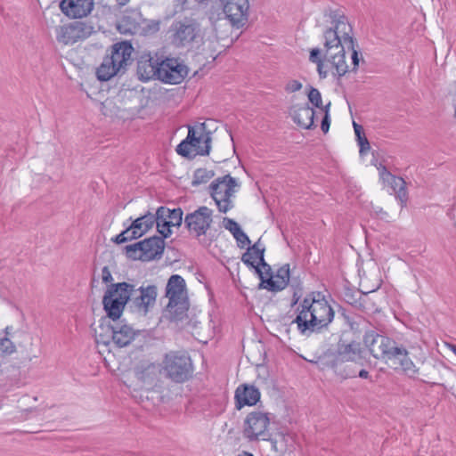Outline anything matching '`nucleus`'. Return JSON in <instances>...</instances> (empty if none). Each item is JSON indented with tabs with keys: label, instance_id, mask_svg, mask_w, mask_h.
Segmentation results:
<instances>
[{
	"label": "nucleus",
	"instance_id": "5",
	"mask_svg": "<svg viewBox=\"0 0 456 456\" xmlns=\"http://www.w3.org/2000/svg\"><path fill=\"white\" fill-rule=\"evenodd\" d=\"M211 132L206 123L188 126V134L176 147V152L185 158L193 159L197 155L207 156L211 149Z\"/></svg>",
	"mask_w": 456,
	"mask_h": 456
},
{
	"label": "nucleus",
	"instance_id": "4",
	"mask_svg": "<svg viewBox=\"0 0 456 456\" xmlns=\"http://www.w3.org/2000/svg\"><path fill=\"white\" fill-rule=\"evenodd\" d=\"M134 48L129 42H118L111 46L101 65L97 68L96 76L100 81H108L115 76L124 74L132 60Z\"/></svg>",
	"mask_w": 456,
	"mask_h": 456
},
{
	"label": "nucleus",
	"instance_id": "7",
	"mask_svg": "<svg viewBox=\"0 0 456 456\" xmlns=\"http://www.w3.org/2000/svg\"><path fill=\"white\" fill-rule=\"evenodd\" d=\"M133 290L134 285L127 282L111 284L108 287L102 297V305L110 319L114 322L119 319Z\"/></svg>",
	"mask_w": 456,
	"mask_h": 456
},
{
	"label": "nucleus",
	"instance_id": "6",
	"mask_svg": "<svg viewBox=\"0 0 456 456\" xmlns=\"http://www.w3.org/2000/svg\"><path fill=\"white\" fill-rule=\"evenodd\" d=\"M171 43L177 48L192 49L203 43L204 32L200 23L193 18L175 20L170 27Z\"/></svg>",
	"mask_w": 456,
	"mask_h": 456
},
{
	"label": "nucleus",
	"instance_id": "52",
	"mask_svg": "<svg viewBox=\"0 0 456 456\" xmlns=\"http://www.w3.org/2000/svg\"><path fill=\"white\" fill-rule=\"evenodd\" d=\"M324 63L317 64V69L321 77H327V71L323 70Z\"/></svg>",
	"mask_w": 456,
	"mask_h": 456
},
{
	"label": "nucleus",
	"instance_id": "42",
	"mask_svg": "<svg viewBox=\"0 0 456 456\" xmlns=\"http://www.w3.org/2000/svg\"><path fill=\"white\" fill-rule=\"evenodd\" d=\"M158 232L162 235V238H167L171 234L170 227L173 226L168 221L155 222Z\"/></svg>",
	"mask_w": 456,
	"mask_h": 456
},
{
	"label": "nucleus",
	"instance_id": "9",
	"mask_svg": "<svg viewBox=\"0 0 456 456\" xmlns=\"http://www.w3.org/2000/svg\"><path fill=\"white\" fill-rule=\"evenodd\" d=\"M161 370L165 377L176 383L187 380L192 372L191 358L184 353L169 352L165 354Z\"/></svg>",
	"mask_w": 456,
	"mask_h": 456
},
{
	"label": "nucleus",
	"instance_id": "24",
	"mask_svg": "<svg viewBox=\"0 0 456 456\" xmlns=\"http://www.w3.org/2000/svg\"><path fill=\"white\" fill-rule=\"evenodd\" d=\"M236 408L240 410L243 406H252L260 400V392L253 385L243 384L237 387L235 391Z\"/></svg>",
	"mask_w": 456,
	"mask_h": 456
},
{
	"label": "nucleus",
	"instance_id": "2",
	"mask_svg": "<svg viewBox=\"0 0 456 456\" xmlns=\"http://www.w3.org/2000/svg\"><path fill=\"white\" fill-rule=\"evenodd\" d=\"M298 314L292 323L303 335H310L327 327L333 320L334 312L320 293L313 297H305L298 306Z\"/></svg>",
	"mask_w": 456,
	"mask_h": 456
},
{
	"label": "nucleus",
	"instance_id": "29",
	"mask_svg": "<svg viewBox=\"0 0 456 456\" xmlns=\"http://www.w3.org/2000/svg\"><path fill=\"white\" fill-rule=\"evenodd\" d=\"M269 441L271 442L272 447L275 452L283 454L290 450V447H292L293 436L289 434L281 433L279 434V439H273L271 437V440Z\"/></svg>",
	"mask_w": 456,
	"mask_h": 456
},
{
	"label": "nucleus",
	"instance_id": "31",
	"mask_svg": "<svg viewBox=\"0 0 456 456\" xmlns=\"http://www.w3.org/2000/svg\"><path fill=\"white\" fill-rule=\"evenodd\" d=\"M367 296H368V292L354 293V292L348 290V291L345 292L344 297H345L346 302H347L348 304H350L355 307H358V308L365 309L366 306L364 305V302H365Z\"/></svg>",
	"mask_w": 456,
	"mask_h": 456
},
{
	"label": "nucleus",
	"instance_id": "50",
	"mask_svg": "<svg viewBox=\"0 0 456 456\" xmlns=\"http://www.w3.org/2000/svg\"><path fill=\"white\" fill-rule=\"evenodd\" d=\"M102 280L104 283L112 281L113 278L108 266H104L102 270Z\"/></svg>",
	"mask_w": 456,
	"mask_h": 456
},
{
	"label": "nucleus",
	"instance_id": "40",
	"mask_svg": "<svg viewBox=\"0 0 456 456\" xmlns=\"http://www.w3.org/2000/svg\"><path fill=\"white\" fill-rule=\"evenodd\" d=\"M223 223L224 227L226 230H228L232 234L233 237L236 236V234H238L241 230L238 223L235 222L233 219L224 217Z\"/></svg>",
	"mask_w": 456,
	"mask_h": 456
},
{
	"label": "nucleus",
	"instance_id": "21",
	"mask_svg": "<svg viewBox=\"0 0 456 456\" xmlns=\"http://www.w3.org/2000/svg\"><path fill=\"white\" fill-rule=\"evenodd\" d=\"M379 175L383 182L390 185L402 207H404L408 200L405 181L402 177L392 175L385 167L379 169Z\"/></svg>",
	"mask_w": 456,
	"mask_h": 456
},
{
	"label": "nucleus",
	"instance_id": "46",
	"mask_svg": "<svg viewBox=\"0 0 456 456\" xmlns=\"http://www.w3.org/2000/svg\"><path fill=\"white\" fill-rule=\"evenodd\" d=\"M0 348L4 353L7 354H10L15 351V346L8 338H4L0 341Z\"/></svg>",
	"mask_w": 456,
	"mask_h": 456
},
{
	"label": "nucleus",
	"instance_id": "25",
	"mask_svg": "<svg viewBox=\"0 0 456 456\" xmlns=\"http://www.w3.org/2000/svg\"><path fill=\"white\" fill-rule=\"evenodd\" d=\"M265 273V270L263 273ZM289 281V267L285 265L277 270L275 275L270 276L267 279H261V287L270 291H281L285 289Z\"/></svg>",
	"mask_w": 456,
	"mask_h": 456
},
{
	"label": "nucleus",
	"instance_id": "48",
	"mask_svg": "<svg viewBox=\"0 0 456 456\" xmlns=\"http://www.w3.org/2000/svg\"><path fill=\"white\" fill-rule=\"evenodd\" d=\"M123 232L125 234L126 241L134 240V239H137V238H140L142 236V235H139V232H137L132 224L129 227H127L125 231H123Z\"/></svg>",
	"mask_w": 456,
	"mask_h": 456
},
{
	"label": "nucleus",
	"instance_id": "3",
	"mask_svg": "<svg viewBox=\"0 0 456 456\" xmlns=\"http://www.w3.org/2000/svg\"><path fill=\"white\" fill-rule=\"evenodd\" d=\"M365 358L362 355V350L358 342L346 343L339 341L330 367L337 376L346 379L355 378L357 376L355 367L363 366Z\"/></svg>",
	"mask_w": 456,
	"mask_h": 456
},
{
	"label": "nucleus",
	"instance_id": "11",
	"mask_svg": "<svg viewBox=\"0 0 456 456\" xmlns=\"http://www.w3.org/2000/svg\"><path fill=\"white\" fill-rule=\"evenodd\" d=\"M363 343L374 358L386 362L395 358V354H398L401 346L391 338L378 334L374 330L365 333Z\"/></svg>",
	"mask_w": 456,
	"mask_h": 456
},
{
	"label": "nucleus",
	"instance_id": "12",
	"mask_svg": "<svg viewBox=\"0 0 456 456\" xmlns=\"http://www.w3.org/2000/svg\"><path fill=\"white\" fill-rule=\"evenodd\" d=\"M239 186L237 180L230 175L219 177L211 183L210 195L220 212L226 213L233 208L232 197L235 193V188Z\"/></svg>",
	"mask_w": 456,
	"mask_h": 456
},
{
	"label": "nucleus",
	"instance_id": "51",
	"mask_svg": "<svg viewBox=\"0 0 456 456\" xmlns=\"http://www.w3.org/2000/svg\"><path fill=\"white\" fill-rule=\"evenodd\" d=\"M113 241L116 242L117 244H121V243L126 242V239L125 237L124 232H122L121 233L117 235L115 237V239L113 240Z\"/></svg>",
	"mask_w": 456,
	"mask_h": 456
},
{
	"label": "nucleus",
	"instance_id": "26",
	"mask_svg": "<svg viewBox=\"0 0 456 456\" xmlns=\"http://www.w3.org/2000/svg\"><path fill=\"white\" fill-rule=\"evenodd\" d=\"M142 247V261H151L160 258L164 248L165 241L162 237L152 236L141 241Z\"/></svg>",
	"mask_w": 456,
	"mask_h": 456
},
{
	"label": "nucleus",
	"instance_id": "55",
	"mask_svg": "<svg viewBox=\"0 0 456 456\" xmlns=\"http://www.w3.org/2000/svg\"><path fill=\"white\" fill-rule=\"evenodd\" d=\"M118 4L125 5L130 0H116Z\"/></svg>",
	"mask_w": 456,
	"mask_h": 456
},
{
	"label": "nucleus",
	"instance_id": "41",
	"mask_svg": "<svg viewBox=\"0 0 456 456\" xmlns=\"http://www.w3.org/2000/svg\"><path fill=\"white\" fill-rule=\"evenodd\" d=\"M170 217V209L166 207H160L154 215L155 222L168 221Z\"/></svg>",
	"mask_w": 456,
	"mask_h": 456
},
{
	"label": "nucleus",
	"instance_id": "34",
	"mask_svg": "<svg viewBox=\"0 0 456 456\" xmlns=\"http://www.w3.org/2000/svg\"><path fill=\"white\" fill-rule=\"evenodd\" d=\"M215 175L212 170H208L207 168H198L195 170L193 174L192 185H199L201 183H206Z\"/></svg>",
	"mask_w": 456,
	"mask_h": 456
},
{
	"label": "nucleus",
	"instance_id": "14",
	"mask_svg": "<svg viewBox=\"0 0 456 456\" xmlns=\"http://www.w3.org/2000/svg\"><path fill=\"white\" fill-rule=\"evenodd\" d=\"M159 80L171 85L180 84L188 75V68L179 58L160 60Z\"/></svg>",
	"mask_w": 456,
	"mask_h": 456
},
{
	"label": "nucleus",
	"instance_id": "22",
	"mask_svg": "<svg viewBox=\"0 0 456 456\" xmlns=\"http://www.w3.org/2000/svg\"><path fill=\"white\" fill-rule=\"evenodd\" d=\"M134 371L142 386L152 387L159 380L161 369L156 363L143 362L136 365Z\"/></svg>",
	"mask_w": 456,
	"mask_h": 456
},
{
	"label": "nucleus",
	"instance_id": "36",
	"mask_svg": "<svg viewBox=\"0 0 456 456\" xmlns=\"http://www.w3.org/2000/svg\"><path fill=\"white\" fill-rule=\"evenodd\" d=\"M142 243L141 241L127 245L126 247V254L127 257L134 259V260H142V247L141 246Z\"/></svg>",
	"mask_w": 456,
	"mask_h": 456
},
{
	"label": "nucleus",
	"instance_id": "47",
	"mask_svg": "<svg viewBox=\"0 0 456 456\" xmlns=\"http://www.w3.org/2000/svg\"><path fill=\"white\" fill-rule=\"evenodd\" d=\"M321 49L314 48L310 52L309 61L313 63L321 64L323 63V59L321 56Z\"/></svg>",
	"mask_w": 456,
	"mask_h": 456
},
{
	"label": "nucleus",
	"instance_id": "44",
	"mask_svg": "<svg viewBox=\"0 0 456 456\" xmlns=\"http://www.w3.org/2000/svg\"><path fill=\"white\" fill-rule=\"evenodd\" d=\"M330 107V102H329L328 104H326L322 108V110L324 111L325 115H324V117L322 118V124H321V128H322L323 133H327L329 131V128H330V117H329Z\"/></svg>",
	"mask_w": 456,
	"mask_h": 456
},
{
	"label": "nucleus",
	"instance_id": "19",
	"mask_svg": "<svg viewBox=\"0 0 456 456\" xmlns=\"http://www.w3.org/2000/svg\"><path fill=\"white\" fill-rule=\"evenodd\" d=\"M160 59L157 55L144 53L137 61L136 73L141 81L159 79Z\"/></svg>",
	"mask_w": 456,
	"mask_h": 456
},
{
	"label": "nucleus",
	"instance_id": "45",
	"mask_svg": "<svg viewBox=\"0 0 456 456\" xmlns=\"http://www.w3.org/2000/svg\"><path fill=\"white\" fill-rule=\"evenodd\" d=\"M234 239L236 240L238 246L241 248L250 244V240L248 235L242 230H240V232L234 236Z\"/></svg>",
	"mask_w": 456,
	"mask_h": 456
},
{
	"label": "nucleus",
	"instance_id": "13",
	"mask_svg": "<svg viewBox=\"0 0 456 456\" xmlns=\"http://www.w3.org/2000/svg\"><path fill=\"white\" fill-rule=\"evenodd\" d=\"M213 223V210L206 206L200 207L184 217V224L190 234L199 238L206 235Z\"/></svg>",
	"mask_w": 456,
	"mask_h": 456
},
{
	"label": "nucleus",
	"instance_id": "49",
	"mask_svg": "<svg viewBox=\"0 0 456 456\" xmlns=\"http://www.w3.org/2000/svg\"><path fill=\"white\" fill-rule=\"evenodd\" d=\"M348 51L352 52L351 59H352V64H353V71H355L359 65V53L357 50L355 49V39L354 38V48L353 49H347Z\"/></svg>",
	"mask_w": 456,
	"mask_h": 456
},
{
	"label": "nucleus",
	"instance_id": "28",
	"mask_svg": "<svg viewBox=\"0 0 456 456\" xmlns=\"http://www.w3.org/2000/svg\"><path fill=\"white\" fill-rule=\"evenodd\" d=\"M391 362L399 364L401 370L409 378L417 379L419 368L411 360L409 352L403 346H400L398 354H395V358Z\"/></svg>",
	"mask_w": 456,
	"mask_h": 456
},
{
	"label": "nucleus",
	"instance_id": "35",
	"mask_svg": "<svg viewBox=\"0 0 456 456\" xmlns=\"http://www.w3.org/2000/svg\"><path fill=\"white\" fill-rule=\"evenodd\" d=\"M248 248L251 249L256 254V256L259 257V265L265 270V273L269 274V273L271 271V267L269 265H267L265 262V259H264L265 248L260 247V240H258V241H256L252 247H249Z\"/></svg>",
	"mask_w": 456,
	"mask_h": 456
},
{
	"label": "nucleus",
	"instance_id": "20",
	"mask_svg": "<svg viewBox=\"0 0 456 456\" xmlns=\"http://www.w3.org/2000/svg\"><path fill=\"white\" fill-rule=\"evenodd\" d=\"M248 0H224V12L227 19L237 27L247 20Z\"/></svg>",
	"mask_w": 456,
	"mask_h": 456
},
{
	"label": "nucleus",
	"instance_id": "1",
	"mask_svg": "<svg viewBox=\"0 0 456 456\" xmlns=\"http://www.w3.org/2000/svg\"><path fill=\"white\" fill-rule=\"evenodd\" d=\"M323 30L324 61L334 69L333 75L343 77L349 71L346 61V50L354 48L353 28L341 9H327Z\"/></svg>",
	"mask_w": 456,
	"mask_h": 456
},
{
	"label": "nucleus",
	"instance_id": "43",
	"mask_svg": "<svg viewBox=\"0 0 456 456\" xmlns=\"http://www.w3.org/2000/svg\"><path fill=\"white\" fill-rule=\"evenodd\" d=\"M302 87L303 85L300 81L296 79H290L286 83L284 89L287 93L291 94L301 90Z\"/></svg>",
	"mask_w": 456,
	"mask_h": 456
},
{
	"label": "nucleus",
	"instance_id": "32",
	"mask_svg": "<svg viewBox=\"0 0 456 456\" xmlns=\"http://www.w3.org/2000/svg\"><path fill=\"white\" fill-rule=\"evenodd\" d=\"M259 261V257L256 256V254L249 248L242 255L241 261L247 265L248 266L253 268L256 273L259 275L260 279H263V271L262 266L256 265V261Z\"/></svg>",
	"mask_w": 456,
	"mask_h": 456
},
{
	"label": "nucleus",
	"instance_id": "30",
	"mask_svg": "<svg viewBox=\"0 0 456 456\" xmlns=\"http://www.w3.org/2000/svg\"><path fill=\"white\" fill-rule=\"evenodd\" d=\"M155 224L154 215L147 213L136 218L131 224L139 232V235L145 234Z\"/></svg>",
	"mask_w": 456,
	"mask_h": 456
},
{
	"label": "nucleus",
	"instance_id": "10",
	"mask_svg": "<svg viewBox=\"0 0 456 456\" xmlns=\"http://www.w3.org/2000/svg\"><path fill=\"white\" fill-rule=\"evenodd\" d=\"M270 423V413L261 411L249 412L243 421V437L250 443L271 440Z\"/></svg>",
	"mask_w": 456,
	"mask_h": 456
},
{
	"label": "nucleus",
	"instance_id": "37",
	"mask_svg": "<svg viewBox=\"0 0 456 456\" xmlns=\"http://www.w3.org/2000/svg\"><path fill=\"white\" fill-rule=\"evenodd\" d=\"M309 102L315 107L322 110L324 106H322V95L318 89L311 87L308 93Z\"/></svg>",
	"mask_w": 456,
	"mask_h": 456
},
{
	"label": "nucleus",
	"instance_id": "56",
	"mask_svg": "<svg viewBox=\"0 0 456 456\" xmlns=\"http://www.w3.org/2000/svg\"><path fill=\"white\" fill-rule=\"evenodd\" d=\"M449 348L453 352V354L456 355V346L455 345H449Z\"/></svg>",
	"mask_w": 456,
	"mask_h": 456
},
{
	"label": "nucleus",
	"instance_id": "17",
	"mask_svg": "<svg viewBox=\"0 0 456 456\" xmlns=\"http://www.w3.org/2000/svg\"><path fill=\"white\" fill-rule=\"evenodd\" d=\"M94 5V0H61L59 8L69 18L81 19L88 16Z\"/></svg>",
	"mask_w": 456,
	"mask_h": 456
},
{
	"label": "nucleus",
	"instance_id": "33",
	"mask_svg": "<svg viewBox=\"0 0 456 456\" xmlns=\"http://www.w3.org/2000/svg\"><path fill=\"white\" fill-rule=\"evenodd\" d=\"M353 126L360 147V154H364L370 149V142L364 134L362 126L355 122L353 123Z\"/></svg>",
	"mask_w": 456,
	"mask_h": 456
},
{
	"label": "nucleus",
	"instance_id": "18",
	"mask_svg": "<svg viewBox=\"0 0 456 456\" xmlns=\"http://www.w3.org/2000/svg\"><path fill=\"white\" fill-rule=\"evenodd\" d=\"M94 32L92 26L81 21H73L61 28V38L64 44H73L91 36Z\"/></svg>",
	"mask_w": 456,
	"mask_h": 456
},
{
	"label": "nucleus",
	"instance_id": "54",
	"mask_svg": "<svg viewBox=\"0 0 456 456\" xmlns=\"http://www.w3.org/2000/svg\"><path fill=\"white\" fill-rule=\"evenodd\" d=\"M238 456H253V454L246 451H243L240 454H238Z\"/></svg>",
	"mask_w": 456,
	"mask_h": 456
},
{
	"label": "nucleus",
	"instance_id": "8",
	"mask_svg": "<svg viewBox=\"0 0 456 456\" xmlns=\"http://www.w3.org/2000/svg\"><path fill=\"white\" fill-rule=\"evenodd\" d=\"M166 297L168 298L167 310L175 319H182L189 309L186 283L182 276H170L166 287Z\"/></svg>",
	"mask_w": 456,
	"mask_h": 456
},
{
	"label": "nucleus",
	"instance_id": "27",
	"mask_svg": "<svg viewBox=\"0 0 456 456\" xmlns=\"http://www.w3.org/2000/svg\"><path fill=\"white\" fill-rule=\"evenodd\" d=\"M141 14L136 10H127L117 24L121 34H134L140 28Z\"/></svg>",
	"mask_w": 456,
	"mask_h": 456
},
{
	"label": "nucleus",
	"instance_id": "53",
	"mask_svg": "<svg viewBox=\"0 0 456 456\" xmlns=\"http://www.w3.org/2000/svg\"><path fill=\"white\" fill-rule=\"evenodd\" d=\"M358 377H360L362 379H368L369 378V372L366 370L362 369L358 372Z\"/></svg>",
	"mask_w": 456,
	"mask_h": 456
},
{
	"label": "nucleus",
	"instance_id": "15",
	"mask_svg": "<svg viewBox=\"0 0 456 456\" xmlns=\"http://www.w3.org/2000/svg\"><path fill=\"white\" fill-rule=\"evenodd\" d=\"M157 295V287L155 285L140 287L137 290L134 289L128 301L132 311L145 316L150 309L155 305Z\"/></svg>",
	"mask_w": 456,
	"mask_h": 456
},
{
	"label": "nucleus",
	"instance_id": "16",
	"mask_svg": "<svg viewBox=\"0 0 456 456\" xmlns=\"http://www.w3.org/2000/svg\"><path fill=\"white\" fill-rule=\"evenodd\" d=\"M101 330L111 333V341L118 347L128 346L137 335L136 330L126 323L117 322L114 325H100Z\"/></svg>",
	"mask_w": 456,
	"mask_h": 456
},
{
	"label": "nucleus",
	"instance_id": "38",
	"mask_svg": "<svg viewBox=\"0 0 456 456\" xmlns=\"http://www.w3.org/2000/svg\"><path fill=\"white\" fill-rule=\"evenodd\" d=\"M95 340L97 344L109 345L111 341V333L101 330L100 327L95 330Z\"/></svg>",
	"mask_w": 456,
	"mask_h": 456
},
{
	"label": "nucleus",
	"instance_id": "39",
	"mask_svg": "<svg viewBox=\"0 0 456 456\" xmlns=\"http://www.w3.org/2000/svg\"><path fill=\"white\" fill-rule=\"evenodd\" d=\"M168 222L173 226H180L183 222V211L180 208L170 209V217Z\"/></svg>",
	"mask_w": 456,
	"mask_h": 456
},
{
	"label": "nucleus",
	"instance_id": "23",
	"mask_svg": "<svg viewBox=\"0 0 456 456\" xmlns=\"http://www.w3.org/2000/svg\"><path fill=\"white\" fill-rule=\"evenodd\" d=\"M289 116L293 121L304 129H311L314 126V110L308 104H295L289 108Z\"/></svg>",
	"mask_w": 456,
	"mask_h": 456
}]
</instances>
